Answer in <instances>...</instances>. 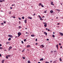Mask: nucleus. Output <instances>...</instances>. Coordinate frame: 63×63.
Instances as JSON below:
<instances>
[{
    "label": "nucleus",
    "mask_w": 63,
    "mask_h": 63,
    "mask_svg": "<svg viewBox=\"0 0 63 63\" xmlns=\"http://www.w3.org/2000/svg\"><path fill=\"white\" fill-rule=\"evenodd\" d=\"M45 47V46H44V45H40V48H43V47Z\"/></svg>",
    "instance_id": "nucleus-1"
},
{
    "label": "nucleus",
    "mask_w": 63,
    "mask_h": 63,
    "mask_svg": "<svg viewBox=\"0 0 63 63\" xmlns=\"http://www.w3.org/2000/svg\"><path fill=\"white\" fill-rule=\"evenodd\" d=\"M8 36L9 37H10V38H13V36H12V35H8Z\"/></svg>",
    "instance_id": "nucleus-2"
},
{
    "label": "nucleus",
    "mask_w": 63,
    "mask_h": 63,
    "mask_svg": "<svg viewBox=\"0 0 63 63\" xmlns=\"http://www.w3.org/2000/svg\"><path fill=\"white\" fill-rule=\"evenodd\" d=\"M17 34H18V35H19L20 36V35H21V33L20 32H19Z\"/></svg>",
    "instance_id": "nucleus-3"
},
{
    "label": "nucleus",
    "mask_w": 63,
    "mask_h": 63,
    "mask_svg": "<svg viewBox=\"0 0 63 63\" xmlns=\"http://www.w3.org/2000/svg\"><path fill=\"white\" fill-rule=\"evenodd\" d=\"M30 47V45H28L26 46V47H27H27L28 48Z\"/></svg>",
    "instance_id": "nucleus-4"
},
{
    "label": "nucleus",
    "mask_w": 63,
    "mask_h": 63,
    "mask_svg": "<svg viewBox=\"0 0 63 63\" xmlns=\"http://www.w3.org/2000/svg\"><path fill=\"white\" fill-rule=\"evenodd\" d=\"M56 47L57 48V49H58V45L57 44L56 45Z\"/></svg>",
    "instance_id": "nucleus-5"
},
{
    "label": "nucleus",
    "mask_w": 63,
    "mask_h": 63,
    "mask_svg": "<svg viewBox=\"0 0 63 63\" xmlns=\"http://www.w3.org/2000/svg\"><path fill=\"white\" fill-rule=\"evenodd\" d=\"M51 4L52 5H53V6H54V4L53 3V2H51Z\"/></svg>",
    "instance_id": "nucleus-6"
},
{
    "label": "nucleus",
    "mask_w": 63,
    "mask_h": 63,
    "mask_svg": "<svg viewBox=\"0 0 63 63\" xmlns=\"http://www.w3.org/2000/svg\"><path fill=\"white\" fill-rule=\"evenodd\" d=\"M29 18V19H32V17H31L29 16L28 17Z\"/></svg>",
    "instance_id": "nucleus-7"
},
{
    "label": "nucleus",
    "mask_w": 63,
    "mask_h": 63,
    "mask_svg": "<svg viewBox=\"0 0 63 63\" xmlns=\"http://www.w3.org/2000/svg\"><path fill=\"white\" fill-rule=\"evenodd\" d=\"M42 60H44V59L43 58L40 59V61H42Z\"/></svg>",
    "instance_id": "nucleus-8"
},
{
    "label": "nucleus",
    "mask_w": 63,
    "mask_h": 63,
    "mask_svg": "<svg viewBox=\"0 0 63 63\" xmlns=\"http://www.w3.org/2000/svg\"><path fill=\"white\" fill-rule=\"evenodd\" d=\"M3 49V47H0V49Z\"/></svg>",
    "instance_id": "nucleus-9"
},
{
    "label": "nucleus",
    "mask_w": 63,
    "mask_h": 63,
    "mask_svg": "<svg viewBox=\"0 0 63 63\" xmlns=\"http://www.w3.org/2000/svg\"><path fill=\"white\" fill-rule=\"evenodd\" d=\"M4 61H5V60H2V61L1 62L2 63H4Z\"/></svg>",
    "instance_id": "nucleus-10"
},
{
    "label": "nucleus",
    "mask_w": 63,
    "mask_h": 63,
    "mask_svg": "<svg viewBox=\"0 0 63 63\" xmlns=\"http://www.w3.org/2000/svg\"><path fill=\"white\" fill-rule=\"evenodd\" d=\"M24 22L25 23H27V20H25L24 21Z\"/></svg>",
    "instance_id": "nucleus-11"
},
{
    "label": "nucleus",
    "mask_w": 63,
    "mask_h": 63,
    "mask_svg": "<svg viewBox=\"0 0 63 63\" xmlns=\"http://www.w3.org/2000/svg\"><path fill=\"white\" fill-rule=\"evenodd\" d=\"M44 34H45L46 35H47V33L46 32H44Z\"/></svg>",
    "instance_id": "nucleus-12"
},
{
    "label": "nucleus",
    "mask_w": 63,
    "mask_h": 63,
    "mask_svg": "<svg viewBox=\"0 0 63 63\" xmlns=\"http://www.w3.org/2000/svg\"><path fill=\"white\" fill-rule=\"evenodd\" d=\"M50 12L51 13H52L53 12V11L52 10H51L50 11Z\"/></svg>",
    "instance_id": "nucleus-13"
},
{
    "label": "nucleus",
    "mask_w": 63,
    "mask_h": 63,
    "mask_svg": "<svg viewBox=\"0 0 63 63\" xmlns=\"http://www.w3.org/2000/svg\"><path fill=\"white\" fill-rule=\"evenodd\" d=\"M42 5V3H40L39 4V5H38V6H41Z\"/></svg>",
    "instance_id": "nucleus-14"
},
{
    "label": "nucleus",
    "mask_w": 63,
    "mask_h": 63,
    "mask_svg": "<svg viewBox=\"0 0 63 63\" xmlns=\"http://www.w3.org/2000/svg\"><path fill=\"white\" fill-rule=\"evenodd\" d=\"M31 36L32 37H34L35 36V35L34 34H32L31 35Z\"/></svg>",
    "instance_id": "nucleus-15"
},
{
    "label": "nucleus",
    "mask_w": 63,
    "mask_h": 63,
    "mask_svg": "<svg viewBox=\"0 0 63 63\" xmlns=\"http://www.w3.org/2000/svg\"><path fill=\"white\" fill-rule=\"evenodd\" d=\"M11 38H9L8 39V40H9V41H11Z\"/></svg>",
    "instance_id": "nucleus-16"
},
{
    "label": "nucleus",
    "mask_w": 63,
    "mask_h": 63,
    "mask_svg": "<svg viewBox=\"0 0 63 63\" xmlns=\"http://www.w3.org/2000/svg\"><path fill=\"white\" fill-rule=\"evenodd\" d=\"M12 47L10 46V47L9 49H12Z\"/></svg>",
    "instance_id": "nucleus-17"
},
{
    "label": "nucleus",
    "mask_w": 63,
    "mask_h": 63,
    "mask_svg": "<svg viewBox=\"0 0 63 63\" xmlns=\"http://www.w3.org/2000/svg\"><path fill=\"white\" fill-rule=\"evenodd\" d=\"M52 37L53 38H54L55 37V35H54V34H53L52 35Z\"/></svg>",
    "instance_id": "nucleus-18"
},
{
    "label": "nucleus",
    "mask_w": 63,
    "mask_h": 63,
    "mask_svg": "<svg viewBox=\"0 0 63 63\" xmlns=\"http://www.w3.org/2000/svg\"><path fill=\"white\" fill-rule=\"evenodd\" d=\"M28 63H31L30 62V61H28Z\"/></svg>",
    "instance_id": "nucleus-19"
},
{
    "label": "nucleus",
    "mask_w": 63,
    "mask_h": 63,
    "mask_svg": "<svg viewBox=\"0 0 63 63\" xmlns=\"http://www.w3.org/2000/svg\"><path fill=\"white\" fill-rule=\"evenodd\" d=\"M47 24H45L44 25V26L45 27H47Z\"/></svg>",
    "instance_id": "nucleus-20"
},
{
    "label": "nucleus",
    "mask_w": 63,
    "mask_h": 63,
    "mask_svg": "<svg viewBox=\"0 0 63 63\" xmlns=\"http://www.w3.org/2000/svg\"><path fill=\"white\" fill-rule=\"evenodd\" d=\"M6 59H8L9 58L8 56H6Z\"/></svg>",
    "instance_id": "nucleus-21"
},
{
    "label": "nucleus",
    "mask_w": 63,
    "mask_h": 63,
    "mask_svg": "<svg viewBox=\"0 0 63 63\" xmlns=\"http://www.w3.org/2000/svg\"><path fill=\"white\" fill-rule=\"evenodd\" d=\"M43 24H47L46 23V22H43Z\"/></svg>",
    "instance_id": "nucleus-22"
},
{
    "label": "nucleus",
    "mask_w": 63,
    "mask_h": 63,
    "mask_svg": "<svg viewBox=\"0 0 63 63\" xmlns=\"http://www.w3.org/2000/svg\"><path fill=\"white\" fill-rule=\"evenodd\" d=\"M60 34L61 35V36H63V33H60Z\"/></svg>",
    "instance_id": "nucleus-23"
},
{
    "label": "nucleus",
    "mask_w": 63,
    "mask_h": 63,
    "mask_svg": "<svg viewBox=\"0 0 63 63\" xmlns=\"http://www.w3.org/2000/svg\"><path fill=\"white\" fill-rule=\"evenodd\" d=\"M19 29H20V28H22L20 26H19Z\"/></svg>",
    "instance_id": "nucleus-24"
},
{
    "label": "nucleus",
    "mask_w": 63,
    "mask_h": 63,
    "mask_svg": "<svg viewBox=\"0 0 63 63\" xmlns=\"http://www.w3.org/2000/svg\"><path fill=\"white\" fill-rule=\"evenodd\" d=\"M24 42H26V41L27 40H26V39H25L24 40Z\"/></svg>",
    "instance_id": "nucleus-25"
},
{
    "label": "nucleus",
    "mask_w": 63,
    "mask_h": 63,
    "mask_svg": "<svg viewBox=\"0 0 63 63\" xmlns=\"http://www.w3.org/2000/svg\"><path fill=\"white\" fill-rule=\"evenodd\" d=\"M60 61H62V59H61V58H60Z\"/></svg>",
    "instance_id": "nucleus-26"
},
{
    "label": "nucleus",
    "mask_w": 63,
    "mask_h": 63,
    "mask_svg": "<svg viewBox=\"0 0 63 63\" xmlns=\"http://www.w3.org/2000/svg\"><path fill=\"white\" fill-rule=\"evenodd\" d=\"M18 18V19H19V20H21V18H20V17H19V18Z\"/></svg>",
    "instance_id": "nucleus-27"
},
{
    "label": "nucleus",
    "mask_w": 63,
    "mask_h": 63,
    "mask_svg": "<svg viewBox=\"0 0 63 63\" xmlns=\"http://www.w3.org/2000/svg\"><path fill=\"white\" fill-rule=\"evenodd\" d=\"M24 49H23V50L22 51V52H23L24 51Z\"/></svg>",
    "instance_id": "nucleus-28"
},
{
    "label": "nucleus",
    "mask_w": 63,
    "mask_h": 63,
    "mask_svg": "<svg viewBox=\"0 0 63 63\" xmlns=\"http://www.w3.org/2000/svg\"><path fill=\"white\" fill-rule=\"evenodd\" d=\"M22 58H23V59H25V57H22Z\"/></svg>",
    "instance_id": "nucleus-29"
},
{
    "label": "nucleus",
    "mask_w": 63,
    "mask_h": 63,
    "mask_svg": "<svg viewBox=\"0 0 63 63\" xmlns=\"http://www.w3.org/2000/svg\"><path fill=\"white\" fill-rule=\"evenodd\" d=\"M12 17L13 18H16V17L15 16H12Z\"/></svg>",
    "instance_id": "nucleus-30"
},
{
    "label": "nucleus",
    "mask_w": 63,
    "mask_h": 63,
    "mask_svg": "<svg viewBox=\"0 0 63 63\" xmlns=\"http://www.w3.org/2000/svg\"><path fill=\"white\" fill-rule=\"evenodd\" d=\"M33 16H35V15H36V14H34L33 15H32Z\"/></svg>",
    "instance_id": "nucleus-31"
},
{
    "label": "nucleus",
    "mask_w": 63,
    "mask_h": 63,
    "mask_svg": "<svg viewBox=\"0 0 63 63\" xmlns=\"http://www.w3.org/2000/svg\"><path fill=\"white\" fill-rule=\"evenodd\" d=\"M45 63H49V62H45Z\"/></svg>",
    "instance_id": "nucleus-32"
},
{
    "label": "nucleus",
    "mask_w": 63,
    "mask_h": 63,
    "mask_svg": "<svg viewBox=\"0 0 63 63\" xmlns=\"http://www.w3.org/2000/svg\"><path fill=\"white\" fill-rule=\"evenodd\" d=\"M41 6L42 7H44V5H41Z\"/></svg>",
    "instance_id": "nucleus-33"
},
{
    "label": "nucleus",
    "mask_w": 63,
    "mask_h": 63,
    "mask_svg": "<svg viewBox=\"0 0 63 63\" xmlns=\"http://www.w3.org/2000/svg\"><path fill=\"white\" fill-rule=\"evenodd\" d=\"M22 18L23 19H24V16L22 17Z\"/></svg>",
    "instance_id": "nucleus-34"
},
{
    "label": "nucleus",
    "mask_w": 63,
    "mask_h": 63,
    "mask_svg": "<svg viewBox=\"0 0 63 63\" xmlns=\"http://www.w3.org/2000/svg\"><path fill=\"white\" fill-rule=\"evenodd\" d=\"M0 2H3V1L2 0H0Z\"/></svg>",
    "instance_id": "nucleus-35"
},
{
    "label": "nucleus",
    "mask_w": 63,
    "mask_h": 63,
    "mask_svg": "<svg viewBox=\"0 0 63 63\" xmlns=\"http://www.w3.org/2000/svg\"><path fill=\"white\" fill-rule=\"evenodd\" d=\"M19 24H20L21 23V22H20V21H19Z\"/></svg>",
    "instance_id": "nucleus-36"
},
{
    "label": "nucleus",
    "mask_w": 63,
    "mask_h": 63,
    "mask_svg": "<svg viewBox=\"0 0 63 63\" xmlns=\"http://www.w3.org/2000/svg\"><path fill=\"white\" fill-rule=\"evenodd\" d=\"M38 16L39 17H40V18H41V16L40 15H39Z\"/></svg>",
    "instance_id": "nucleus-37"
},
{
    "label": "nucleus",
    "mask_w": 63,
    "mask_h": 63,
    "mask_svg": "<svg viewBox=\"0 0 63 63\" xmlns=\"http://www.w3.org/2000/svg\"><path fill=\"white\" fill-rule=\"evenodd\" d=\"M21 42H22V44H23V41H21Z\"/></svg>",
    "instance_id": "nucleus-38"
},
{
    "label": "nucleus",
    "mask_w": 63,
    "mask_h": 63,
    "mask_svg": "<svg viewBox=\"0 0 63 63\" xmlns=\"http://www.w3.org/2000/svg\"><path fill=\"white\" fill-rule=\"evenodd\" d=\"M3 23H6V21H4L3 22Z\"/></svg>",
    "instance_id": "nucleus-39"
},
{
    "label": "nucleus",
    "mask_w": 63,
    "mask_h": 63,
    "mask_svg": "<svg viewBox=\"0 0 63 63\" xmlns=\"http://www.w3.org/2000/svg\"><path fill=\"white\" fill-rule=\"evenodd\" d=\"M7 56H8V57H10V55H7Z\"/></svg>",
    "instance_id": "nucleus-40"
},
{
    "label": "nucleus",
    "mask_w": 63,
    "mask_h": 63,
    "mask_svg": "<svg viewBox=\"0 0 63 63\" xmlns=\"http://www.w3.org/2000/svg\"><path fill=\"white\" fill-rule=\"evenodd\" d=\"M1 25H3L4 24V23H1Z\"/></svg>",
    "instance_id": "nucleus-41"
},
{
    "label": "nucleus",
    "mask_w": 63,
    "mask_h": 63,
    "mask_svg": "<svg viewBox=\"0 0 63 63\" xmlns=\"http://www.w3.org/2000/svg\"><path fill=\"white\" fill-rule=\"evenodd\" d=\"M59 46H61V44L60 43L59 44Z\"/></svg>",
    "instance_id": "nucleus-42"
},
{
    "label": "nucleus",
    "mask_w": 63,
    "mask_h": 63,
    "mask_svg": "<svg viewBox=\"0 0 63 63\" xmlns=\"http://www.w3.org/2000/svg\"><path fill=\"white\" fill-rule=\"evenodd\" d=\"M40 19L41 20H42V18H40Z\"/></svg>",
    "instance_id": "nucleus-43"
},
{
    "label": "nucleus",
    "mask_w": 63,
    "mask_h": 63,
    "mask_svg": "<svg viewBox=\"0 0 63 63\" xmlns=\"http://www.w3.org/2000/svg\"><path fill=\"white\" fill-rule=\"evenodd\" d=\"M62 48V46H61V47H60V48Z\"/></svg>",
    "instance_id": "nucleus-44"
},
{
    "label": "nucleus",
    "mask_w": 63,
    "mask_h": 63,
    "mask_svg": "<svg viewBox=\"0 0 63 63\" xmlns=\"http://www.w3.org/2000/svg\"><path fill=\"white\" fill-rule=\"evenodd\" d=\"M1 56H2V55L0 53V57H1Z\"/></svg>",
    "instance_id": "nucleus-45"
},
{
    "label": "nucleus",
    "mask_w": 63,
    "mask_h": 63,
    "mask_svg": "<svg viewBox=\"0 0 63 63\" xmlns=\"http://www.w3.org/2000/svg\"><path fill=\"white\" fill-rule=\"evenodd\" d=\"M35 45H38V43H36L35 44Z\"/></svg>",
    "instance_id": "nucleus-46"
},
{
    "label": "nucleus",
    "mask_w": 63,
    "mask_h": 63,
    "mask_svg": "<svg viewBox=\"0 0 63 63\" xmlns=\"http://www.w3.org/2000/svg\"><path fill=\"white\" fill-rule=\"evenodd\" d=\"M46 30H48V29H47V28H46Z\"/></svg>",
    "instance_id": "nucleus-47"
},
{
    "label": "nucleus",
    "mask_w": 63,
    "mask_h": 63,
    "mask_svg": "<svg viewBox=\"0 0 63 63\" xmlns=\"http://www.w3.org/2000/svg\"><path fill=\"white\" fill-rule=\"evenodd\" d=\"M44 13H47V11H44Z\"/></svg>",
    "instance_id": "nucleus-48"
},
{
    "label": "nucleus",
    "mask_w": 63,
    "mask_h": 63,
    "mask_svg": "<svg viewBox=\"0 0 63 63\" xmlns=\"http://www.w3.org/2000/svg\"><path fill=\"white\" fill-rule=\"evenodd\" d=\"M47 41H48V40H49V39H47Z\"/></svg>",
    "instance_id": "nucleus-49"
},
{
    "label": "nucleus",
    "mask_w": 63,
    "mask_h": 63,
    "mask_svg": "<svg viewBox=\"0 0 63 63\" xmlns=\"http://www.w3.org/2000/svg\"><path fill=\"white\" fill-rule=\"evenodd\" d=\"M35 41H37V38L36 39Z\"/></svg>",
    "instance_id": "nucleus-50"
},
{
    "label": "nucleus",
    "mask_w": 63,
    "mask_h": 63,
    "mask_svg": "<svg viewBox=\"0 0 63 63\" xmlns=\"http://www.w3.org/2000/svg\"><path fill=\"white\" fill-rule=\"evenodd\" d=\"M55 52H56V51H55V50H54V51Z\"/></svg>",
    "instance_id": "nucleus-51"
},
{
    "label": "nucleus",
    "mask_w": 63,
    "mask_h": 63,
    "mask_svg": "<svg viewBox=\"0 0 63 63\" xmlns=\"http://www.w3.org/2000/svg\"><path fill=\"white\" fill-rule=\"evenodd\" d=\"M2 46V45L0 44V47H1Z\"/></svg>",
    "instance_id": "nucleus-52"
},
{
    "label": "nucleus",
    "mask_w": 63,
    "mask_h": 63,
    "mask_svg": "<svg viewBox=\"0 0 63 63\" xmlns=\"http://www.w3.org/2000/svg\"><path fill=\"white\" fill-rule=\"evenodd\" d=\"M51 53H53V51H51Z\"/></svg>",
    "instance_id": "nucleus-53"
},
{
    "label": "nucleus",
    "mask_w": 63,
    "mask_h": 63,
    "mask_svg": "<svg viewBox=\"0 0 63 63\" xmlns=\"http://www.w3.org/2000/svg\"><path fill=\"white\" fill-rule=\"evenodd\" d=\"M10 9H13V8L12 7H10Z\"/></svg>",
    "instance_id": "nucleus-54"
},
{
    "label": "nucleus",
    "mask_w": 63,
    "mask_h": 63,
    "mask_svg": "<svg viewBox=\"0 0 63 63\" xmlns=\"http://www.w3.org/2000/svg\"><path fill=\"white\" fill-rule=\"evenodd\" d=\"M50 30L49 29H48V31H49Z\"/></svg>",
    "instance_id": "nucleus-55"
},
{
    "label": "nucleus",
    "mask_w": 63,
    "mask_h": 63,
    "mask_svg": "<svg viewBox=\"0 0 63 63\" xmlns=\"http://www.w3.org/2000/svg\"><path fill=\"white\" fill-rule=\"evenodd\" d=\"M26 34H29V33H27V32H26Z\"/></svg>",
    "instance_id": "nucleus-56"
},
{
    "label": "nucleus",
    "mask_w": 63,
    "mask_h": 63,
    "mask_svg": "<svg viewBox=\"0 0 63 63\" xmlns=\"http://www.w3.org/2000/svg\"><path fill=\"white\" fill-rule=\"evenodd\" d=\"M9 44V43H8V42H6V44Z\"/></svg>",
    "instance_id": "nucleus-57"
},
{
    "label": "nucleus",
    "mask_w": 63,
    "mask_h": 63,
    "mask_svg": "<svg viewBox=\"0 0 63 63\" xmlns=\"http://www.w3.org/2000/svg\"><path fill=\"white\" fill-rule=\"evenodd\" d=\"M60 23H58L57 24L58 25H59V24H60Z\"/></svg>",
    "instance_id": "nucleus-58"
},
{
    "label": "nucleus",
    "mask_w": 63,
    "mask_h": 63,
    "mask_svg": "<svg viewBox=\"0 0 63 63\" xmlns=\"http://www.w3.org/2000/svg\"><path fill=\"white\" fill-rule=\"evenodd\" d=\"M53 33L54 34H55V32H53Z\"/></svg>",
    "instance_id": "nucleus-59"
},
{
    "label": "nucleus",
    "mask_w": 63,
    "mask_h": 63,
    "mask_svg": "<svg viewBox=\"0 0 63 63\" xmlns=\"http://www.w3.org/2000/svg\"><path fill=\"white\" fill-rule=\"evenodd\" d=\"M10 13V12H9V13H8L9 14H11V13Z\"/></svg>",
    "instance_id": "nucleus-60"
},
{
    "label": "nucleus",
    "mask_w": 63,
    "mask_h": 63,
    "mask_svg": "<svg viewBox=\"0 0 63 63\" xmlns=\"http://www.w3.org/2000/svg\"><path fill=\"white\" fill-rule=\"evenodd\" d=\"M12 6H14V4H13L12 5Z\"/></svg>",
    "instance_id": "nucleus-61"
},
{
    "label": "nucleus",
    "mask_w": 63,
    "mask_h": 63,
    "mask_svg": "<svg viewBox=\"0 0 63 63\" xmlns=\"http://www.w3.org/2000/svg\"><path fill=\"white\" fill-rule=\"evenodd\" d=\"M17 36H16L15 37V38H17Z\"/></svg>",
    "instance_id": "nucleus-62"
},
{
    "label": "nucleus",
    "mask_w": 63,
    "mask_h": 63,
    "mask_svg": "<svg viewBox=\"0 0 63 63\" xmlns=\"http://www.w3.org/2000/svg\"><path fill=\"white\" fill-rule=\"evenodd\" d=\"M50 62H52V61H50Z\"/></svg>",
    "instance_id": "nucleus-63"
},
{
    "label": "nucleus",
    "mask_w": 63,
    "mask_h": 63,
    "mask_svg": "<svg viewBox=\"0 0 63 63\" xmlns=\"http://www.w3.org/2000/svg\"><path fill=\"white\" fill-rule=\"evenodd\" d=\"M38 63H41L40 62H38Z\"/></svg>",
    "instance_id": "nucleus-64"
}]
</instances>
